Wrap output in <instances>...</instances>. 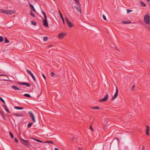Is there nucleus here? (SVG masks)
Instances as JSON below:
<instances>
[{"label": "nucleus", "instance_id": "nucleus-24", "mask_svg": "<svg viewBox=\"0 0 150 150\" xmlns=\"http://www.w3.org/2000/svg\"><path fill=\"white\" fill-rule=\"evenodd\" d=\"M122 23L123 24H128V23H131V22L130 21H123L122 22Z\"/></svg>", "mask_w": 150, "mask_h": 150}, {"label": "nucleus", "instance_id": "nucleus-15", "mask_svg": "<svg viewBox=\"0 0 150 150\" xmlns=\"http://www.w3.org/2000/svg\"><path fill=\"white\" fill-rule=\"evenodd\" d=\"M146 127V134L147 135H149V126L148 125H147Z\"/></svg>", "mask_w": 150, "mask_h": 150}, {"label": "nucleus", "instance_id": "nucleus-3", "mask_svg": "<svg viewBox=\"0 0 150 150\" xmlns=\"http://www.w3.org/2000/svg\"><path fill=\"white\" fill-rule=\"evenodd\" d=\"M109 96L108 94H106L102 99H100L99 101L100 102H103L107 101L108 98Z\"/></svg>", "mask_w": 150, "mask_h": 150}, {"label": "nucleus", "instance_id": "nucleus-31", "mask_svg": "<svg viewBox=\"0 0 150 150\" xmlns=\"http://www.w3.org/2000/svg\"><path fill=\"white\" fill-rule=\"evenodd\" d=\"M45 142L48 143L49 144H54V142L51 141H47Z\"/></svg>", "mask_w": 150, "mask_h": 150}, {"label": "nucleus", "instance_id": "nucleus-10", "mask_svg": "<svg viewBox=\"0 0 150 150\" xmlns=\"http://www.w3.org/2000/svg\"><path fill=\"white\" fill-rule=\"evenodd\" d=\"M18 83L23 85H26V86L28 87H29L30 86V84L28 83L19 82H18Z\"/></svg>", "mask_w": 150, "mask_h": 150}, {"label": "nucleus", "instance_id": "nucleus-47", "mask_svg": "<svg viewBox=\"0 0 150 150\" xmlns=\"http://www.w3.org/2000/svg\"><path fill=\"white\" fill-rule=\"evenodd\" d=\"M42 76L44 78L45 80L46 79V76H45V75H44L43 74H42Z\"/></svg>", "mask_w": 150, "mask_h": 150}, {"label": "nucleus", "instance_id": "nucleus-27", "mask_svg": "<svg viewBox=\"0 0 150 150\" xmlns=\"http://www.w3.org/2000/svg\"><path fill=\"white\" fill-rule=\"evenodd\" d=\"M4 41L6 43H8L9 42V40L7 39V38L6 37H5L4 38Z\"/></svg>", "mask_w": 150, "mask_h": 150}, {"label": "nucleus", "instance_id": "nucleus-30", "mask_svg": "<svg viewBox=\"0 0 150 150\" xmlns=\"http://www.w3.org/2000/svg\"><path fill=\"white\" fill-rule=\"evenodd\" d=\"M4 40V38L3 37L0 35V42H2Z\"/></svg>", "mask_w": 150, "mask_h": 150}, {"label": "nucleus", "instance_id": "nucleus-8", "mask_svg": "<svg viewBox=\"0 0 150 150\" xmlns=\"http://www.w3.org/2000/svg\"><path fill=\"white\" fill-rule=\"evenodd\" d=\"M118 92L117 88V87H116V92L114 96H113V97H112L111 99L112 100L115 99L117 97L118 95Z\"/></svg>", "mask_w": 150, "mask_h": 150}, {"label": "nucleus", "instance_id": "nucleus-56", "mask_svg": "<svg viewBox=\"0 0 150 150\" xmlns=\"http://www.w3.org/2000/svg\"><path fill=\"white\" fill-rule=\"evenodd\" d=\"M147 1H150V0H147Z\"/></svg>", "mask_w": 150, "mask_h": 150}, {"label": "nucleus", "instance_id": "nucleus-57", "mask_svg": "<svg viewBox=\"0 0 150 150\" xmlns=\"http://www.w3.org/2000/svg\"><path fill=\"white\" fill-rule=\"evenodd\" d=\"M104 127V129L105 128V127Z\"/></svg>", "mask_w": 150, "mask_h": 150}, {"label": "nucleus", "instance_id": "nucleus-54", "mask_svg": "<svg viewBox=\"0 0 150 150\" xmlns=\"http://www.w3.org/2000/svg\"><path fill=\"white\" fill-rule=\"evenodd\" d=\"M78 150H81L80 147H78Z\"/></svg>", "mask_w": 150, "mask_h": 150}, {"label": "nucleus", "instance_id": "nucleus-7", "mask_svg": "<svg viewBox=\"0 0 150 150\" xmlns=\"http://www.w3.org/2000/svg\"><path fill=\"white\" fill-rule=\"evenodd\" d=\"M118 92L117 88V87H116V92L114 96H113V97H112L111 99L112 100L115 99L117 97L118 95Z\"/></svg>", "mask_w": 150, "mask_h": 150}, {"label": "nucleus", "instance_id": "nucleus-48", "mask_svg": "<svg viewBox=\"0 0 150 150\" xmlns=\"http://www.w3.org/2000/svg\"><path fill=\"white\" fill-rule=\"evenodd\" d=\"M48 47H52V44H50L47 46Z\"/></svg>", "mask_w": 150, "mask_h": 150}, {"label": "nucleus", "instance_id": "nucleus-6", "mask_svg": "<svg viewBox=\"0 0 150 150\" xmlns=\"http://www.w3.org/2000/svg\"><path fill=\"white\" fill-rule=\"evenodd\" d=\"M119 143V141L117 138H115L114 139L112 143H111L112 146H113L114 145H118Z\"/></svg>", "mask_w": 150, "mask_h": 150}, {"label": "nucleus", "instance_id": "nucleus-13", "mask_svg": "<svg viewBox=\"0 0 150 150\" xmlns=\"http://www.w3.org/2000/svg\"><path fill=\"white\" fill-rule=\"evenodd\" d=\"M43 25L46 27H48V25L47 21V19H45L43 20Z\"/></svg>", "mask_w": 150, "mask_h": 150}, {"label": "nucleus", "instance_id": "nucleus-25", "mask_svg": "<svg viewBox=\"0 0 150 150\" xmlns=\"http://www.w3.org/2000/svg\"><path fill=\"white\" fill-rule=\"evenodd\" d=\"M42 13H43L44 17V19H47V16L46 13L45 12H44L43 11H42Z\"/></svg>", "mask_w": 150, "mask_h": 150}, {"label": "nucleus", "instance_id": "nucleus-55", "mask_svg": "<svg viewBox=\"0 0 150 150\" xmlns=\"http://www.w3.org/2000/svg\"><path fill=\"white\" fill-rule=\"evenodd\" d=\"M3 80L5 81H8V80Z\"/></svg>", "mask_w": 150, "mask_h": 150}, {"label": "nucleus", "instance_id": "nucleus-34", "mask_svg": "<svg viewBox=\"0 0 150 150\" xmlns=\"http://www.w3.org/2000/svg\"><path fill=\"white\" fill-rule=\"evenodd\" d=\"M0 100L1 102L3 103H5V102L4 100V99L1 97H0Z\"/></svg>", "mask_w": 150, "mask_h": 150}, {"label": "nucleus", "instance_id": "nucleus-52", "mask_svg": "<svg viewBox=\"0 0 150 150\" xmlns=\"http://www.w3.org/2000/svg\"><path fill=\"white\" fill-rule=\"evenodd\" d=\"M145 149V148H144V146H143L142 147V150H144Z\"/></svg>", "mask_w": 150, "mask_h": 150}, {"label": "nucleus", "instance_id": "nucleus-12", "mask_svg": "<svg viewBox=\"0 0 150 150\" xmlns=\"http://www.w3.org/2000/svg\"><path fill=\"white\" fill-rule=\"evenodd\" d=\"M66 35V33H59L58 36V37L59 39L62 38Z\"/></svg>", "mask_w": 150, "mask_h": 150}, {"label": "nucleus", "instance_id": "nucleus-36", "mask_svg": "<svg viewBox=\"0 0 150 150\" xmlns=\"http://www.w3.org/2000/svg\"><path fill=\"white\" fill-rule=\"evenodd\" d=\"M0 113L1 114L2 116L6 120V118H5V116L4 115V114L1 111L0 112Z\"/></svg>", "mask_w": 150, "mask_h": 150}, {"label": "nucleus", "instance_id": "nucleus-53", "mask_svg": "<svg viewBox=\"0 0 150 150\" xmlns=\"http://www.w3.org/2000/svg\"><path fill=\"white\" fill-rule=\"evenodd\" d=\"M54 150H59L57 148H55Z\"/></svg>", "mask_w": 150, "mask_h": 150}, {"label": "nucleus", "instance_id": "nucleus-17", "mask_svg": "<svg viewBox=\"0 0 150 150\" xmlns=\"http://www.w3.org/2000/svg\"><path fill=\"white\" fill-rule=\"evenodd\" d=\"M11 88H12L14 89L15 90H17L18 91H20V89L19 88H18L17 86L15 85H13L11 86Z\"/></svg>", "mask_w": 150, "mask_h": 150}, {"label": "nucleus", "instance_id": "nucleus-37", "mask_svg": "<svg viewBox=\"0 0 150 150\" xmlns=\"http://www.w3.org/2000/svg\"><path fill=\"white\" fill-rule=\"evenodd\" d=\"M59 12L60 15V16H61L62 19V20L63 19H64L63 17L62 14L59 11Z\"/></svg>", "mask_w": 150, "mask_h": 150}, {"label": "nucleus", "instance_id": "nucleus-44", "mask_svg": "<svg viewBox=\"0 0 150 150\" xmlns=\"http://www.w3.org/2000/svg\"><path fill=\"white\" fill-rule=\"evenodd\" d=\"M90 129H91L92 131H93V128L92 127L91 125L90 127Z\"/></svg>", "mask_w": 150, "mask_h": 150}, {"label": "nucleus", "instance_id": "nucleus-26", "mask_svg": "<svg viewBox=\"0 0 150 150\" xmlns=\"http://www.w3.org/2000/svg\"><path fill=\"white\" fill-rule=\"evenodd\" d=\"M23 96L25 97H31V96L30 95L28 94H24Z\"/></svg>", "mask_w": 150, "mask_h": 150}, {"label": "nucleus", "instance_id": "nucleus-40", "mask_svg": "<svg viewBox=\"0 0 150 150\" xmlns=\"http://www.w3.org/2000/svg\"><path fill=\"white\" fill-rule=\"evenodd\" d=\"M47 40V37H45L44 38L43 40L44 41H46Z\"/></svg>", "mask_w": 150, "mask_h": 150}, {"label": "nucleus", "instance_id": "nucleus-45", "mask_svg": "<svg viewBox=\"0 0 150 150\" xmlns=\"http://www.w3.org/2000/svg\"><path fill=\"white\" fill-rule=\"evenodd\" d=\"M0 76H6L8 77V76L7 75H5V74H0Z\"/></svg>", "mask_w": 150, "mask_h": 150}, {"label": "nucleus", "instance_id": "nucleus-20", "mask_svg": "<svg viewBox=\"0 0 150 150\" xmlns=\"http://www.w3.org/2000/svg\"><path fill=\"white\" fill-rule=\"evenodd\" d=\"M30 139H33L34 140L38 142H41V143H42L43 142L42 141L40 140H39L38 139H37L36 138H35L33 137L30 138Z\"/></svg>", "mask_w": 150, "mask_h": 150}, {"label": "nucleus", "instance_id": "nucleus-18", "mask_svg": "<svg viewBox=\"0 0 150 150\" xmlns=\"http://www.w3.org/2000/svg\"><path fill=\"white\" fill-rule=\"evenodd\" d=\"M3 106L4 107V108L5 109L6 111H7V112H8L9 113H10V112L9 111L8 109L7 108L6 106L4 105H3Z\"/></svg>", "mask_w": 150, "mask_h": 150}, {"label": "nucleus", "instance_id": "nucleus-5", "mask_svg": "<svg viewBox=\"0 0 150 150\" xmlns=\"http://www.w3.org/2000/svg\"><path fill=\"white\" fill-rule=\"evenodd\" d=\"M65 18L66 21L68 24V27L70 28H72L73 26V24L69 21V20L66 17Z\"/></svg>", "mask_w": 150, "mask_h": 150}, {"label": "nucleus", "instance_id": "nucleus-21", "mask_svg": "<svg viewBox=\"0 0 150 150\" xmlns=\"http://www.w3.org/2000/svg\"><path fill=\"white\" fill-rule=\"evenodd\" d=\"M14 108L16 109L19 110H22L23 109V107H20L17 106H15L14 107Z\"/></svg>", "mask_w": 150, "mask_h": 150}, {"label": "nucleus", "instance_id": "nucleus-35", "mask_svg": "<svg viewBox=\"0 0 150 150\" xmlns=\"http://www.w3.org/2000/svg\"><path fill=\"white\" fill-rule=\"evenodd\" d=\"M74 1L76 2L77 4V5H79L80 4H81L79 3V0H74Z\"/></svg>", "mask_w": 150, "mask_h": 150}, {"label": "nucleus", "instance_id": "nucleus-2", "mask_svg": "<svg viewBox=\"0 0 150 150\" xmlns=\"http://www.w3.org/2000/svg\"><path fill=\"white\" fill-rule=\"evenodd\" d=\"M149 14H147L144 16V21L146 24H149L150 20V16Z\"/></svg>", "mask_w": 150, "mask_h": 150}, {"label": "nucleus", "instance_id": "nucleus-29", "mask_svg": "<svg viewBox=\"0 0 150 150\" xmlns=\"http://www.w3.org/2000/svg\"><path fill=\"white\" fill-rule=\"evenodd\" d=\"M33 124V123H29L28 125V127L30 128L31 127L32 125Z\"/></svg>", "mask_w": 150, "mask_h": 150}, {"label": "nucleus", "instance_id": "nucleus-38", "mask_svg": "<svg viewBox=\"0 0 150 150\" xmlns=\"http://www.w3.org/2000/svg\"><path fill=\"white\" fill-rule=\"evenodd\" d=\"M14 140L16 143H18V140L16 138H15L14 139Z\"/></svg>", "mask_w": 150, "mask_h": 150}, {"label": "nucleus", "instance_id": "nucleus-32", "mask_svg": "<svg viewBox=\"0 0 150 150\" xmlns=\"http://www.w3.org/2000/svg\"><path fill=\"white\" fill-rule=\"evenodd\" d=\"M9 134H10V136L11 137V138L13 139L14 137V136H13V134L11 132H9Z\"/></svg>", "mask_w": 150, "mask_h": 150}, {"label": "nucleus", "instance_id": "nucleus-16", "mask_svg": "<svg viewBox=\"0 0 150 150\" xmlns=\"http://www.w3.org/2000/svg\"><path fill=\"white\" fill-rule=\"evenodd\" d=\"M13 115L16 116L22 117L23 116V115L21 113H13Z\"/></svg>", "mask_w": 150, "mask_h": 150}, {"label": "nucleus", "instance_id": "nucleus-4", "mask_svg": "<svg viewBox=\"0 0 150 150\" xmlns=\"http://www.w3.org/2000/svg\"><path fill=\"white\" fill-rule=\"evenodd\" d=\"M28 114L29 115L30 117H31L32 121L34 122H35V117L33 113L31 112H28Z\"/></svg>", "mask_w": 150, "mask_h": 150}, {"label": "nucleus", "instance_id": "nucleus-58", "mask_svg": "<svg viewBox=\"0 0 150 150\" xmlns=\"http://www.w3.org/2000/svg\"><path fill=\"white\" fill-rule=\"evenodd\" d=\"M54 0L55 1V0Z\"/></svg>", "mask_w": 150, "mask_h": 150}, {"label": "nucleus", "instance_id": "nucleus-39", "mask_svg": "<svg viewBox=\"0 0 150 150\" xmlns=\"http://www.w3.org/2000/svg\"><path fill=\"white\" fill-rule=\"evenodd\" d=\"M127 13L128 14L129 13V12H132V10L130 9H127Z\"/></svg>", "mask_w": 150, "mask_h": 150}, {"label": "nucleus", "instance_id": "nucleus-11", "mask_svg": "<svg viewBox=\"0 0 150 150\" xmlns=\"http://www.w3.org/2000/svg\"><path fill=\"white\" fill-rule=\"evenodd\" d=\"M81 4H80L79 5H77L76 6H75L74 7L79 12H80L81 13Z\"/></svg>", "mask_w": 150, "mask_h": 150}, {"label": "nucleus", "instance_id": "nucleus-42", "mask_svg": "<svg viewBox=\"0 0 150 150\" xmlns=\"http://www.w3.org/2000/svg\"><path fill=\"white\" fill-rule=\"evenodd\" d=\"M51 75L53 77H54L55 76V74L53 72H52Z\"/></svg>", "mask_w": 150, "mask_h": 150}, {"label": "nucleus", "instance_id": "nucleus-50", "mask_svg": "<svg viewBox=\"0 0 150 150\" xmlns=\"http://www.w3.org/2000/svg\"><path fill=\"white\" fill-rule=\"evenodd\" d=\"M145 26L146 27V28H149V29L150 30V27L149 26H147V25H145Z\"/></svg>", "mask_w": 150, "mask_h": 150}, {"label": "nucleus", "instance_id": "nucleus-33", "mask_svg": "<svg viewBox=\"0 0 150 150\" xmlns=\"http://www.w3.org/2000/svg\"><path fill=\"white\" fill-rule=\"evenodd\" d=\"M30 15L33 17H35V16L34 14L32 11H30Z\"/></svg>", "mask_w": 150, "mask_h": 150}, {"label": "nucleus", "instance_id": "nucleus-28", "mask_svg": "<svg viewBox=\"0 0 150 150\" xmlns=\"http://www.w3.org/2000/svg\"><path fill=\"white\" fill-rule=\"evenodd\" d=\"M31 24L34 25H36L37 23L36 22L34 21H33L31 22Z\"/></svg>", "mask_w": 150, "mask_h": 150}, {"label": "nucleus", "instance_id": "nucleus-51", "mask_svg": "<svg viewBox=\"0 0 150 150\" xmlns=\"http://www.w3.org/2000/svg\"><path fill=\"white\" fill-rule=\"evenodd\" d=\"M62 20V22H63V23L64 24V25L65 24V22H64V19H63Z\"/></svg>", "mask_w": 150, "mask_h": 150}, {"label": "nucleus", "instance_id": "nucleus-43", "mask_svg": "<svg viewBox=\"0 0 150 150\" xmlns=\"http://www.w3.org/2000/svg\"><path fill=\"white\" fill-rule=\"evenodd\" d=\"M76 140V139L75 137H73L72 138V141L73 142L74 140Z\"/></svg>", "mask_w": 150, "mask_h": 150}, {"label": "nucleus", "instance_id": "nucleus-41", "mask_svg": "<svg viewBox=\"0 0 150 150\" xmlns=\"http://www.w3.org/2000/svg\"><path fill=\"white\" fill-rule=\"evenodd\" d=\"M103 18L104 20L105 21H106V18L105 16L104 15H103Z\"/></svg>", "mask_w": 150, "mask_h": 150}, {"label": "nucleus", "instance_id": "nucleus-23", "mask_svg": "<svg viewBox=\"0 0 150 150\" xmlns=\"http://www.w3.org/2000/svg\"><path fill=\"white\" fill-rule=\"evenodd\" d=\"M140 3L141 4V6H144V7L146 6V5L145 3L142 2V1H140Z\"/></svg>", "mask_w": 150, "mask_h": 150}, {"label": "nucleus", "instance_id": "nucleus-46", "mask_svg": "<svg viewBox=\"0 0 150 150\" xmlns=\"http://www.w3.org/2000/svg\"><path fill=\"white\" fill-rule=\"evenodd\" d=\"M2 12L5 14H7L6 13L7 12V10H4Z\"/></svg>", "mask_w": 150, "mask_h": 150}, {"label": "nucleus", "instance_id": "nucleus-22", "mask_svg": "<svg viewBox=\"0 0 150 150\" xmlns=\"http://www.w3.org/2000/svg\"><path fill=\"white\" fill-rule=\"evenodd\" d=\"M91 108L93 109H96V110H98V109H100V108L99 107H98V106L91 107Z\"/></svg>", "mask_w": 150, "mask_h": 150}, {"label": "nucleus", "instance_id": "nucleus-9", "mask_svg": "<svg viewBox=\"0 0 150 150\" xmlns=\"http://www.w3.org/2000/svg\"><path fill=\"white\" fill-rule=\"evenodd\" d=\"M27 72L31 76L33 79L34 81L35 82H36V79L35 78L33 75V74H32V72L29 70L27 69Z\"/></svg>", "mask_w": 150, "mask_h": 150}, {"label": "nucleus", "instance_id": "nucleus-19", "mask_svg": "<svg viewBox=\"0 0 150 150\" xmlns=\"http://www.w3.org/2000/svg\"><path fill=\"white\" fill-rule=\"evenodd\" d=\"M15 12H13V11L10 10V11H7V12L6 13L7 14H11L13 13H14Z\"/></svg>", "mask_w": 150, "mask_h": 150}, {"label": "nucleus", "instance_id": "nucleus-1", "mask_svg": "<svg viewBox=\"0 0 150 150\" xmlns=\"http://www.w3.org/2000/svg\"><path fill=\"white\" fill-rule=\"evenodd\" d=\"M21 142L26 146L30 147V146H32V145L30 144L31 142H29V141L28 140H25L22 139H21L20 140Z\"/></svg>", "mask_w": 150, "mask_h": 150}, {"label": "nucleus", "instance_id": "nucleus-49", "mask_svg": "<svg viewBox=\"0 0 150 150\" xmlns=\"http://www.w3.org/2000/svg\"><path fill=\"white\" fill-rule=\"evenodd\" d=\"M135 86V85H134L131 89V91H133L134 90V87Z\"/></svg>", "mask_w": 150, "mask_h": 150}, {"label": "nucleus", "instance_id": "nucleus-14", "mask_svg": "<svg viewBox=\"0 0 150 150\" xmlns=\"http://www.w3.org/2000/svg\"><path fill=\"white\" fill-rule=\"evenodd\" d=\"M29 5L31 10L34 12H37L33 5L30 3H29Z\"/></svg>", "mask_w": 150, "mask_h": 150}]
</instances>
